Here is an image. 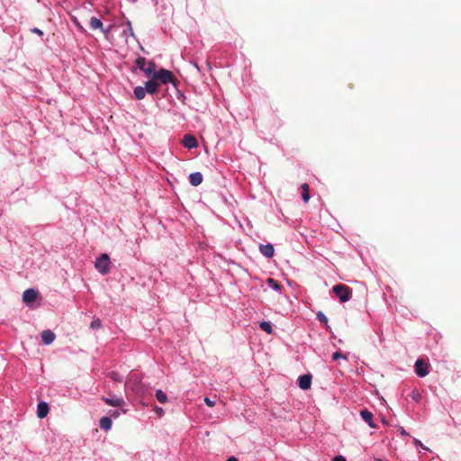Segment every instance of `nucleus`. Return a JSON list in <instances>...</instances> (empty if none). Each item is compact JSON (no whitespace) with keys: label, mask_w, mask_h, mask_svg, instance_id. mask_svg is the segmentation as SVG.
<instances>
[{"label":"nucleus","mask_w":461,"mask_h":461,"mask_svg":"<svg viewBox=\"0 0 461 461\" xmlns=\"http://www.w3.org/2000/svg\"><path fill=\"white\" fill-rule=\"evenodd\" d=\"M332 291L339 298L341 303H346L352 297L351 288L343 284L334 285Z\"/></svg>","instance_id":"nucleus-1"},{"label":"nucleus","mask_w":461,"mask_h":461,"mask_svg":"<svg viewBox=\"0 0 461 461\" xmlns=\"http://www.w3.org/2000/svg\"><path fill=\"white\" fill-rule=\"evenodd\" d=\"M110 258L107 254H102L95 261V267L99 273L106 275L110 271Z\"/></svg>","instance_id":"nucleus-2"},{"label":"nucleus","mask_w":461,"mask_h":461,"mask_svg":"<svg viewBox=\"0 0 461 461\" xmlns=\"http://www.w3.org/2000/svg\"><path fill=\"white\" fill-rule=\"evenodd\" d=\"M153 79L157 82L160 81L162 84L175 83V77L173 73L167 69L161 68L153 75Z\"/></svg>","instance_id":"nucleus-3"},{"label":"nucleus","mask_w":461,"mask_h":461,"mask_svg":"<svg viewBox=\"0 0 461 461\" xmlns=\"http://www.w3.org/2000/svg\"><path fill=\"white\" fill-rule=\"evenodd\" d=\"M415 373L420 377H424L429 374V365L423 359H418L415 363Z\"/></svg>","instance_id":"nucleus-4"},{"label":"nucleus","mask_w":461,"mask_h":461,"mask_svg":"<svg viewBox=\"0 0 461 461\" xmlns=\"http://www.w3.org/2000/svg\"><path fill=\"white\" fill-rule=\"evenodd\" d=\"M39 293L34 289H27L23 294V301L25 303H32L36 301Z\"/></svg>","instance_id":"nucleus-5"},{"label":"nucleus","mask_w":461,"mask_h":461,"mask_svg":"<svg viewBox=\"0 0 461 461\" xmlns=\"http://www.w3.org/2000/svg\"><path fill=\"white\" fill-rule=\"evenodd\" d=\"M312 375L310 374L301 375L298 379L299 387L303 390L310 389L312 384Z\"/></svg>","instance_id":"nucleus-6"},{"label":"nucleus","mask_w":461,"mask_h":461,"mask_svg":"<svg viewBox=\"0 0 461 461\" xmlns=\"http://www.w3.org/2000/svg\"><path fill=\"white\" fill-rule=\"evenodd\" d=\"M102 400L108 405L113 407H121L124 404V400L122 397L112 396L103 397Z\"/></svg>","instance_id":"nucleus-7"},{"label":"nucleus","mask_w":461,"mask_h":461,"mask_svg":"<svg viewBox=\"0 0 461 461\" xmlns=\"http://www.w3.org/2000/svg\"><path fill=\"white\" fill-rule=\"evenodd\" d=\"M159 84L155 80L151 79L145 83L146 93L155 95L158 92Z\"/></svg>","instance_id":"nucleus-8"},{"label":"nucleus","mask_w":461,"mask_h":461,"mask_svg":"<svg viewBox=\"0 0 461 461\" xmlns=\"http://www.w3.org/2000/svg\"><path fill=\"white\" fill-rule=\"evenodd\" d=\"M183 145L187 149L196 148L198 145L197 140L195 137L190 134H186L184 136L182 140Z\"/></svg>","instance_id":"nucleus-9"},{"label":"nucleus","mask_w":461,"mask_h":461,"mask_svg":"<svg viewBox=\"0 0 461 461\" xmlns=\"http://www.w3.org/2000/svg\"><path fill=\"white\" fill-rule=\"evenodd\" d=\"M259 251L262 255H264L267 258H271L274 257L275 254V249L274 246L270 243L266 245H260L259 246Z\"/></svg>","instance_id":"nucleus-10"},{"label":"nucleus","mask_w":461,"mask_h":461,"mask_svg":"<svg viewBox=\"0 0 461 461\" xmlns=\"http://www.w3.org/2000/svg\"><path fill=\"white\" fill-rule=\"evenodd\" d=\"M49 411H50V408H49V405L47 402H41L39 404H38V408H37V416L40 418V419H43L45 418L48 413H49Z\"/></svg>","instance_id":"nucleus-11"},{"label":"nucleus","mask_w":461,"mask_h":461,"mask_svg":"<svg viewBox=\"0 0 461 461\" xmlns=\"http://www.w3.org/2000/svg\"><path fill=\"white\" fill-rule=\"evenodd\" d=\"M55 338L56 336L54 332L51 331L50 330H46L41 332V339L43 343L46 345L51 344L54 341Z\"/></svg>","instance_id":"nucleus-12"},{"label":"nucleus","mask_w":461,"mask_h":461,"mask_svg":"<svg viewBox=\"0 0 461 461\" xmlns=\"http://www.w3.org/2000/svg\"><path fill=\"white\" fill-rule=\"evenodd\" d=\"M90 28L94 31L95 30H100L101 32H103L104 33H106L108 31H105L104 29V24L103 23L101 22L100 19L96 18V17H91L90 19Z\"/></svg>","instance_id":"nucleus-13"},{"label":"nucleus","mask_w":461,"mask_h":461,"mask_svg":"<svg viewBox=\"0 0 461 461\" xmlns=\"http://www.w3.org/2000/svg\"><path fill=\"white\" fill-rule=\"evenodd\" d=\"M189 182L194 186L199 185L203 182V175L200 172H194L190 174Z\"/></svg>","instance_id":"nucleus-14"},{"label":"nucleus","mask_w":461,"mask_h":461,"mask_svg":"<svg viewBox=\"0 0 461 461\" xmlns=\"http://www.w3.org/2000/svg\"><path fill=\"white\" fill-rule=\"evenodd\" d=\"M360 415H361V418L368 423V425L371 427V428H375V423L373 422V413L370 412L369 411L367 410H363L361 411L360 412Z\"/></svg>","instance_id":"nucleus-15"},{"label":"nucleus","mask_w":461,"mask_h":461,"mask_svg":"<svg viewBox=\"0 0 461 461\" xmlns=\"http://www.w3.org/2000/svg\"><path fill=\"white\" fill-rule=\"evenodd\" d=\"M301 188L303 190L302 197L304 203H308L310 200V187L309 185L304 183L301 185Z\"/></svg>","instance_id":"nucleus-16"},{"label":"nucleus","mask_w":461,"mask_h":461,"mask_svg":"<svg viewBox=\"0 0 461 461\" xmlns=\"http://www.w3.org/2000/svg\"><path fill=\"white\" fill-rule=\"evenodd\" d=\"M99 425H100L101 429H103L104 430H108L112 427V420L108 417H103V418H101V420L99 421Z\"/></svg>","instance_id":"nucleus-17"},{"label":"nucleus","mask_w":461,"mask_h":461,"mask_svg":"<svg viewBox=\"0 0 461 461\" xmlns=\"http://www.w3.org/2000/svg\"><path fill=\"white\" fill-rule=\"evenodd\" d=\"M136 99L142 100L146 95V90L142 86H136L133 90Z\"/></svg>","instance_id":"nucleus-18"},{"label":"nucleus","mask_w":461,"mask_h":461,"mask_svg":"<svg viewBox=\"0 0 461 461\" xmlns=\"http://www.w3.org/2000/svg\"><path fill=\"white\" fill-rule=\"evenodd\" d=\"M147 66L145 67L144 68V73L147 75V76H152L154 75V73H156L157 71L155 70V63L153 61H150L149 62L148 64H146Z\"/></svg>","instance_id":"nucleus-19"},{"label":"nucleus","mask_w":461,"mask_h":461,"mask_svg":"<svg viewBox=\"0 0 461 461\" xmlns=\"http://www.w3.org/2000/svg\"><path fill=\"white\" fill-rule=\"evenodd\" d=\"M156 398L160 403H166L167 402V396L162 390L156 391Z\"/></svg>","instance_id":"nucleus-20"},{"label":"nucleus","mask_w":461,"mask_h":461,"mask_svg":"<svg viewBox=\"0 0 461 461\" xmlns=\"http://www.w3.org/2000/svg\"><path fill=\"white\" fill-rule=\"evenodd\" d=\"M259 327L262 330L266 331L267 334H272L273 329L272 325L268 321H261Z\"/></svg>","instance_id":"nucleus-21"},{"label":"nucleus","mask_w":461,"mask_h":461,"mask_svg":"<svg viewBox=\"0 0 461 461\" xmlns=\"http://www.w3.org/2000/svg\"><path fill=\"white\" fill-rule=\"evenodd\" d=\"M136 64L138 66V68L140 69H141L142 71H144V68L146 67V64H147V61H146V59L144 57H139L137 59H136Z\"/></svg>","instance_id":"nucleus-22"},{"label":"nucleus","mask_w":461,"mask_h":461,"mask_svg":"<svg viewBox=\"0 0 461 461\" xmlns=\"http://www.w3.org/2000/svg\"><path fill=\"white\" fill-rule=\"evenodd\" d=\"M317 320H318L320 322L324 323V324H325V326H326V328H328V327H329V325H328V319H327V317L325 316V314H324L322 312H319L317 313Z\"/></svg>","instance_id":"nucleus-23"},{"label":"nucleus","mask_w":461,"mask_h":461,"mask_svg":"<svg viewBox=\"0 0 461 461\" xmlns=\"http://www.w3.org/2000/svg\"><path fill=\"white\" fill-rule=\"evenodd\" d=\"M267 283L275 290H280V288H281L280 284L273 278H268Z\"/></svg>","instance_id":"nucleus-24"},{"label":"nucleus","mask_w":461,"mask_h":461,"mask_svg":"<svg viewBox=\"0 0 461 461\" xmlns=\"http://www.w3.org/2000/svg\"><path fill=\"white\" fill-rule=\"evenodd\" d=\"M102 326V321L100 319H95L92 321L90 327L92 329H99Z\"/></svg>","instance_id":"nucleus-25"},{"label":"nucleus","mask_w":461,"mask_h":461,"mask_svg":"<svg viewBox=\"0 0 461 461\" xmlns=\"http://www.w3.org/2000/svg\"><path fill=\"white\" fill-rule=\"evenodd\" d=\"M110 378L115 382H122V378L117 372H112L109 375Z\"/></svg>","instance_id":"nucleus-26"},{"label":"nucleus","mask_w":461,"mask_h":461,"mask_svg":"<svg viewBox=\"0 0 461 461\" xmlns=\"http://www.w3.org/2000/svg\"><path fill=\"white\" fill-rule=\"evenodd\" d=\"M339 358L347 359V356L339 351L333 353V355H332L333 360H338Z\"/></svg>","instance_id":"nucleus-27"},{"label":"nucleus","mask_w":461,"mask_h":461,"mask_svg":"<svg viewBox=\"0 0 461 461\" xmlns=\"http://www.w3.org/2000/svg\"><path fill=\"white\" fill-rule=\"evenodd\" d=\"M203 401H204L205 404H206L207 406H209V407H213V406L215 405V402H214V401H212V400H211V399H210V398H208V397H205Z\"/></svg>","instance_id":"nucleus-28"},{"label":"nucleus","mask_w":461,"mask_h":461,"mask_svg":"<svg viewBox=\"0 0 461 461\" xmlns=\"http://www.w3.org/2000/svg\"><path fill=\"white\" fill-rule=\"evenodd\" d=\"M72 21L73 23H75V25L82 32H84V27L80 24V23L77 21V19L76 17H73L72 18Z\"/></svg>","instance_id":"nucleus-29"},{"label":"nucleus","mask_w":461,"mask_h":461,"mask_svg":"<svg viewBox=\"0 0 461 461\" xmlns=\"http://www.w3.org/2000/svg\"><path fill=\"white\" fill-rule=\"evenodd\" d=\"M154 411H155V412L157 413V415H158V417H161V416H163V414H164V410H163L162 408H160V407L156 406V407L154 408Z\"/></svg>","instance_id":"nucleus-30"},{"label":"nucleus","mask_w":461,"mask_h":461,"mask_svg":"<svg viewBox=\"0 0 461 461\" xmlns=\"http://www.w3.org/2000/svg\"><path fill=\"white\" fill-rule=\"evenodd\" d=\"M31 31H32V32L36 33L40 36L43 35V32L38 28H33Z\"/></svg>","instance_id":"nucleus-31"},{"label":"nucleus","mask_w":461,"mask_h":461,"mask_svg":"<svg viewBox=\"0 0 461 461\" xmlns=\"http://www.w3.org/2000/svg\"><path fill=\"white\" fill-rule=\"evenodd\" d=\"M332 461H347L346 458L342 456H336Z\"/></svg>","instance_id":"nucleus-32"},{"label":"nucleus","mask_w":461,"mask_h":461,"mask_svg":"<svg viewBox=\"0 0 461 461\" xmlns=\"http://www.w3.org/2000/svg\"><path fill=\"white\" fill-rule=\"evenodd\" d=\"M413 443H414L416 446L423 447V446H422V444H421V442H420L419 439L414 438Z\"/></svg>","instance_id":"nucleus-33"},{"label":"nucleus","mask_w":461,"mask_h":461,"mask_svg":"<svg viewBox=\"0 0 461 461\" xmlns=\"http://www.w3.org/2000/svg\"><path fill=\"white\" fill-rule=\"evenodd\" d=\"M111 415H112L113 417H115V418H116V417H118V416H119V411H113V412L111 413Z\"/></svg>","instance_id":"nucleus-34"},{"label":"nucleus","mask_w":461,"mask_h":461,"mask_svg":"<svg viewBox=\"0 0 461 461\" xmlns=\"http://www.w3.org/2000/svg\"><path fill=\"white\" fill-rule=\"evenodd\" d=\"M226 461H238V459L234 456L229 457Z\"/></svg>","instance_id":"nucleus-35"},{"label":"nucleus","mask_w":461,"mask_h":461,"mask_svg":"<svg viewBox=\"0 0 461 461\" xmlns=\"http://www.w3.org/2000/svg\"><path fill=\"white\" fill-rule=\"evenodd\" d=\"M401 434L402 435H407V432L404 430V429H401Z\"/></svg>","instance_id":"nucleus-36"},{"label":"nucleus","mask_w":461,"mask_h":461,"mask_svg":"<svg viewBox=\"0 0 461 461\" xmlns=\"http://www.w3.org/2000/svg\"><path fill=\"white\" fill-rule=\"evenodd\" d=\"M376 461H383V460H382V459H380V458H377V459H376Z\"/></svg>","instance_id":"nucleus-37"}]
</instances>
